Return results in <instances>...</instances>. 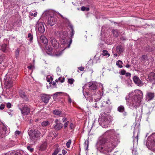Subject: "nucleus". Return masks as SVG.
<instances>
[{"mask_svg":"<svg viewBox=\"0 0 155 155\" xmlns=\"http://www.w3.org/2000/svg\"><path fill=\"white\" fill-rule=\"evenodd\" d=\"M27 148L31 152H33L34 150V149L33 148H32L30 146H28L27 147Z\"/></svg>","mask_w":155,"mask_h":155,"instance_id":"38","label":"nucleus"},{"mask_svg":"<svg viewBox=\"0 0 155 155\" xmlns=\"http://www.w3.org/2000/svg\"><path fill=\"white\" fill-rule=\"evenodd\" d=\"M122 63V62L121 61L118 60L116 62V65L118 66L119 67L121 68L123 67L121 65Z\"/></svg>","mask_w":155,"mask_h":155,"instance_id":"31","label":"nucleus"},{"mask_svg":"<svg viewBox=\"0 0 155 155\" xmlns=\"http://www.w3.org/2000/svg\"><path fill=\"white\" fill-rule=\"evenodd\" d=\"M49 124V122L47 121H45L41 123V125L42 127H46Z\"/></svg>","mask_w":155,"mask_h":155,"instance_id":"28","label":"nucleus"},{"mask_svg":"<svg viewBox=\"0 0 155 155\" xmlns=\"http://www.w3.org/2000/svg\"><path fill=\"white\" fill-rule=\"evenodd\" d=\"M28 38H30V39H29L30 41H32L33 39L32 35L31 33H29L28 35Z\"/></svg>","mask_w":155,"mask_h":155,"instance_id":"35","label":"nucleus"},{"mask_svg":"<svg viewBox=\"0 0 155 155\" xmlns=\"http://www.w3.org/2000/svg\"><path fill=\"white\" fill-rule=\"evenodd\" d=\"M62 120L63 122H64L67 120V118L65 117H64L62 119Z\"/></svg>","mask_w":155,"mask_h":155,"instance_id":"57","label":"nucleus"},{"mask_svg":"<svg viewBox=\"0 0 155 155\" xmlns=\"http://www.w3.org/2000/svg\"><path fill=\"white\" fill-rule=\"evenodd\" d=\"M19 51L18 49H17L15 51V56L16 58H18L19 56Z\"/></svg>","mask_w":155,"mask_h":155,"instance_id":"33","label":"nucleus"},{"mask_svg":"<svg viewBox=\"0 0 155 155\" xmlns=\"http://www.w3.org/2000/svg\"><path fill=\"white\" fill-rule=\"evenodd\" d=\"M9 145L10 147H12L15 145V143L13 141H11L9 143Z\"/></svg>","mask_w":155,"mask_h":155,"instance_id":"39","label":"nucleus"},{"mask_svg":"<svg viewBox=\"0 0 155 155\" xmlns=\"http://www.w3.org/2000/svg\"><path fill=\"white\" fill-rule=\"evenodd\" d=\"M60 80V78H58V79H56L55 80V81L56 82H58L59 80Z\"/></svg>","mask_w":155,"mask_h":155,"instance_id":"59","label":"nucleus"},{"mask_svg":"<svg viewBox=\"0 0 155 155\" xmlns=\"http://www.w3.org/2000/svg\"><path fill=\"white\" fill-rule=\"evenodd\" d=\"M7 45L6 44H3L2 45L1 49L2 51L5 52L6 49L7 48Z\"/></svg>","mask_w":155,"mask_h":155,"instance_id":"27","label":"nucleus"},{"mask_svg":"<svg viewBox=\"0 0 155 155\" xmlns=\"http://www.w3.org/2000/svg\"><path fill=\"white\" fill-rule=\"evenodd\" d=\"M53 113L54 114L60 117H63L65 115L64 113L62 112L61 111L57 109H55L53 110Z\"/></svg>","mask_w":155,"mask_h":155,"instance_id":"14","label":"nucleus"},{"mask_svg":"<svg viewBox=\"0 0 155 155\" xmlns=\"http://www.w3.org/2000/svg\"><path fill=\"white\" fill-rule=\"evenodd\" d=\"M140 60L141 61H148V58L147 55H143L140 58Z\"/></svg>","mask_w":155,"mask_h":155,"instance_id":"21","label":"nucleus"},{"mask_svg":"<svg viewBox=\"0 0 155 155\" xmlns=\"http://www.w3.org/2000/svg\"><path fill=\"white\" fill-rule=\"evenodd\" d=\"M57 20V18L55 17H50L48 18L47 24L51 26H52L56 23Z\"/></svg>","mask_w":155,"mask_h":155,"instance_id":"7","label":"nucleus"},{"mask_svg":"<svg viewBox=\"0 0 155 155\" xmlns=\"http://www.w3.org/2000/svg\"><path fill=\"white\" fill-rule=\"evenodd\" d=\"M152 150L153 152H155V148H153L152 149Z\"/></svg>","mask_w":155,"mask_h":155,"instance_id":"64","label":"nucleus"},{"mask_svg":"<svg viewBox=\"0 0 155 155\" xmlns=\"http://www.w3.org/2000/svg\"><path fill=\"white\" fill-rule=\"evenodd\" d=\"M69 127H70V128L71 129H72L74 128V125L72 123H71V124L70 125Z\"/></svg>","mask_w":155,"mask_h":155,"instance_id":"47","label":"nucleus"},{"mask_svg":"<svg viewBox=\"0 0 155 155\" xmlns=\"http://www.w3.org/2000/svg\"><path fill=\"white\" fill-rule=\"evenodd\" d=\"M31 16H34V17H36V15H37V12H35L34 14L33 13H31Z\"/></svg>","mask_w":155,"mask_h":155,"instance_id":"50","label":"nucleus"},{"mask_svg":"<svg viewBox=\"0 0 155 155\" xmlns=\"http://www.w3.org/2000/svg\"><path fill=\"white\" fill-rule=\"evenodd\" d=\"M46 48H47V49L48 51L50 52L52 51V48L51 47V46L50 47H47Z\"/></svg>","mask_w":155,"mask_h":155,"instance_id":"42","label":"nucleus"},{"mask_svg":"<svg viewBox=\"0 0 155 155\" xmlns=\"http://www.w3.org/2000/svg\"><path fill=\"white\" fill-rule=\"evenodd\" d=\"M136 85L138 86L141 87L143 85V83L139 78L136 76Z\"/></svg>","mask_w":155,"mask_h":155,"instance_id":"19","label":"nucleus"},{"mask_svg":"<svg viewBox=\"0 0 155 155\" xmlns=\"http://www.w3.org/2000/svg\"><path fill=\"white\" fill-rule=\"evenodd\" d=\"M103 56H108L109 57L110 56V54L108 53V51L106 50H103L102 51V53L101 54Z\"/></svg>","mask_w":155,"mask_h":155,"instance_id":"23","label":"nucleus"},{"mask_svg":"<svg viewBox=\"0 0 155 155\" xmlns=\"http://www.w3.org/2000/svg\"><path fill=\"white\" fill-rule=\"evenodd\" d=\"M155 97L154 93L151 92H148L146 96V98L148 101L152 100Z\"/></svg>","mask_w":155,"mask_h":155,"instance_id":"13","label":"nucleus"},{"mask_svg":"<svg viewBox=\"0 0 155 155\" xmlns=\"http://www.w3.org/2000/svg\"><path fill=\"white\" fill-rule=\"evenodd\" d=\"M5 105L2 103L0 106V110H3L5 108Z\"/></svg>","mask_w":155,"mask_h":155,"instance_id":"43","label":"nucleus"},{"mask_svg":"<svg viewBox=\"0 0 155 155\" xmlns=\"http://www.w3.org/2000/svg\"><path fill=\"white\" fill-rule=\"evenodd\" d=\"M133 80L134 82V83L136 84V76H134L133 78Z\"/></svg>","mask_w":155,"mask_h":155,"instance_id":"55","label":"nucleus"},{"mask_svg":"<svg viewBox=\"0 0 155 155\" xmlns=\"http://www.w3.org/2000/svg\"><path fill=\"white\" fill-rule=\"evenodd\" d=\"M62 93L61 92H57L54 95H53V96H57L58 95V94H60V93Z\"/></svg>","mask_w":155,"mask_h":155,"instance_id":"54","label":"nucleus"},{"mask_svg":"<svg viewBox=\"0 0 155 155\" xmlns=\"http://www.w3.org/2000/svg\"><path fill=\"white\" fill-rule=\"evenodd\" d=\"M52 85L53 86V88L57 87V86L55 82H52Z\"/></svg>","mask_w":155,"mask_h":155,"instance_id":"48","label":"nucleus"},{"mask_svg":"<svg viewBox=\"0 0 155 155\" xmlns=\"http://www.w3.org/2000/svg\"><path fill=\"white\" fill-rule=\"evenodd\" d=\"M83 94L85 98H86L87 97H87L86 96H88V93L86 92H84V88H83Z\"/></svg>","mask_w":155,"mask_h":155,"instance_id":"40","label":"nucleus"},{"mask_svg":"<svg viewBox=\"0 0 155 155\" xmlns=\"http://www.w3.org/2000/svg\"><path fill=\"white\" fill-rule=\"evenodd\" d=\"M60 151V149L59 148H57L54 151V153H52V155H56Z\"/></svg>","mask_w":155,"mask_h":155,"instance_id":"30","label":"nucleus"},{"mask_svg":"<svg viewBox=\"0 0 155 155\" xmlns=\"http://www.w3.org/2000/svg\"><path fill=\"white\" fill-rule=\"evenodd\" d=\"M20 109L22 114L24 115H28L30 112V109L27 105H25Z\"/></svg>","mask_w":155,"mask_h":155,"instance_id":"8","label":"nucleus"},{"mask_svg":"<svg viewBox=\"0 0 155 155\" xmlns=\"http://www.w3.org/2000/svg\"><path fill=\"white\" fill-rule=\"evenodd\" d=\"M28 132L30 139L32 141L36 140L41 136V133L36 130H28Z\"/></svg>","mask_w":155,"mask_h":155,"instance_id":"3","label":"nucleus"},{"mask_svg":"<svg viewBox=\"0 0 155 155\" xmlns=\"http://www.w3.org/2000/svg\"><path fill=\"white\" fill-rule=\"evenodd\" d=\"M50 79L52 81L53 80V78L51 76L50 77Z\"/></svg>","mask_w":155,"mask_h":155,"instance_id":"63","label":"nucleus"},{"mask_svg":"<svg viewBox=\"0 0 155 155\" xmlns=\"http://www.w3.org/2000/svg\"><path fill=\"white\" fill-rule=\"evenodd\" d=\"M51 97L49 95L44 94L41 97V99L42 101L45 103H47L48 102Z\"/></svg>","mask_w":155,"mask_h":155,"instance_id":"12","label":"nucleus"},{"mask_svg":"<svg viewBox=\"0 0 155 155\" xmlns=\"http://www.w3.org/2000/svg\"><path fill=\"white\" fill-rule=\"evenodd\" d=\"M20 131H18V130H16L15 132V134L16 135H19L20 134Z\"/></svg>","mask_w":155,"mask_h":155,"instance_id":"51","label":"nucleus"},{"mask_svg":"<svg viewBox=\"0 0 155 155\" xmlns=\"http://www.w3.org/2000/svg\"><path fill=\"white\" fill-rule=\"evenodd\" d=\"M125 74L126 75V76L127 77H128L131 75V74L129 73H126Z\"/></svg>","mask_w":155,"mask_h":155,"instance_id":"53","label":"nucleus"},{"mask_svg":"<svg viewBox=\"0 0 155 155\" xmlns=\"http://www.w3.org/2000/svg\"><path fill=\"white\" fill-rule=\"evenodd\" d=\"M81 10L82 11H84L85 10L88 11L89 10V8L85 7L84 6H82L81 8Z\"/></svg>","mask_w":155,"mask_h":155,"instance_id":"34","label":"nucleus"},{"mask_svg":"<svg viewBox=\"0 0 155 155\" xmlns=\"http://www.w3.org/2000/svg\"><path fill=\"white\" fill-rule=\"evenodd\" d=\"M70 27L71 30V38H72L73 37V36L74 34V31L73 28V26L72 25H70Z\"/></svg>","mask_w":155,"mask_h":155,"instance_id":"25","label":"nucleus"},{"mask_svg":"<svg viewBox=\"0 0 155 155\" xmlns=\"http://www.w3.org/2000/svg\"><path fill=\"white\" fill-rule=\"evenodd\" d=\"M51 42L53 47H56L57 45V42L55 39L52 38L51 39Z\"/></svg>","mask_w":155,"mask_h":155,"instance_id":"20","label":"nucleus"},{"mask_svg":"<svg viewBox=\"0 0 155 155\" xmlns=\"http://www.w3.org/2000/svg\"><path fill=\"white\" fill-rule=\"evenodd\" d=\"M105 134L109 136L107 141L105 138L100 140L99 143L101 145L97 148L98 150L104 153L111 152L117 146L118 142L117 136L113 130L108 131Z\"/></svg>","mask_w":155,"mask_h":155,"instance_id":"1","label":"nucleus"},{"mask_svg":"<svg viewBox=\"0 0 155 155\" xmlns=\"http://www.w3.org/2000/svg\"><path fill=\"white\" fill-rule=\"evenodd\" d=\"M57 35L60 38V41L61 44L65 45V48L70 47L72 39L71 38L70 40L68 41V40L66 38L68 36V32L65 31H57Z\"/></svg>","mask_w":155,"mask_h":155,"instance_id":"2","label":"nucleus"},{"mask_svg":"<svg viewBox=\"0 0 155 155\" xmlns=\"http://www.w3.org/2000/svg\"><path fill=\"white\" fill-rule=\"evenodd\" d=\"M69 122V121H68L64 124V129H65L66 127H67L68 126Z\"/></svg>","mask_w":155,"mask_h":155,"instance_id":"45","label":"nucleus"},{"mask_svg":"<svg viewBox=\"0 0 155 155\" xmlns=\"http://www.w3.org/2000/svg\"><path fill=\"white\" fill-rule=\"evenodd\" d=\"M10 155H21V154L19 152L14 151L11 153Z\"/></svg>","mask_w":155,"mask_h":155,"instance_id":"29","label":"nucleus"},{"mask_svg":"<svg viewBox=\"0 0 155 155\" xmlns=\"http://www.w3.org/2000/svg\"><path fill=\"white\" fill-rule=\"evenodd\" d=\"M126 71H125L124 70H121L120 72V74L121 75H124L125 74Z\"/></svg>","mask_w":155,"mask_h":155,"instance_id":"41","label":"nucleus"},{"mask_svg":"<svg viewBox=\"0 0 155 155\" xmlns=\"http://www.w3.org/2000/svg\"><path fill=\"white\" fill-rule=\"evenodd\" d=\"M78 69L81 71H83L84 70V67H78Z\"/></svg>","mask_w":155,"mask_h":155,"instance_id":"46","label":"nucleus"},{"mask_svg":"<svg viewBox=\"0 0 155 155\" xmlns=\"http://www.w3.org/2000/svg\"><path fill=\"white\" fill-rule=\"evenodd\" d=\"M143 94L142 92L139 90L136 89V98L139 102L142 101L143 97Z\"/></svg>","mask_w":155,"mask_h":155,"instance_id":"11","label":"nucleus"},{"mask_svg":"<svg viewBox=\"0 0 155 155\" xmlns=\"http://www.w3.org/2000/svg\"><path fill=\"white\" fill-rule=\"evenodd\" d=\"M74 81V79L72 78H69L68 79V83L71 84H73Z\"/></svg>","mask_w":155,"mask_h":155,"instance_id":"32","label":"nucleus"},{"mask_svg":"<svg viewBox=\"0 0 155 155\" xmlns=\"http://www.w3.org/2000/svg\"><path fill=\"white\" fill-rule=\"evenodd\" d=\"M40 39L41 42L44 44H47L48 43V40L44 36H41L40 37Z\"/></svg>","mask_w":155,"mask_h":155,"instance_id":"17","label":"nucleus"},{"mask_svg":"<svg viewBox=\"0 0 155 155\" xmlns=\"http://www.w3.org/2000/svg\"><path fill=\"white\" fill-rule=\"evenodd\" d=\"M149 78L150 80L153 81L155 78V74L153 72L150 73L149 75Z\"/></svg>","mask_w":155,"mask_h":155,"instance_id":"18","label":"nucleus"},{"mask_svg":"<svg viewBox=\"0 0 155 155\" xmlns=\"http://www.w3.org/2000/svg\"><path fill=\"white\" fill-rule=\"evenodd\" d=\"M117 110L119 112H123L124 111L125 109L123 106L120 105L118 107Z\"/></svg>","mask_w":155,"mask_h":155,"instance_id":"24","label":"nucleus"},{"mask_svg":"<svg viewBox=\"0 0 155 155\" xmlns=\"http://www.w3.org/2000/svg\"><path fill=\"white\" fill-rule=\"evenodd\" d=\"M64 78H63L62 80H61L60 79V80H59V81H60L61 83H63L64 81Z\"/></svg>","mask_w":155,"mask_h":155,"instance_id":"58","label":"nucleus"},{"mask_svg":"<svg viewBox=\"0 0 155 155\" xmlns=\"http://www.w3.org/2000/svg\"><path fill=\"white\" fill-rule=\"evenodd\" d=\"M106 103L107 104L109 105L111 103V101H110V100L108 99L107 101H106Z\"/></svg>","mask_w":155,"mask_h":155,"instance_id":"49","label":"nucleus"},{"mask_svg":"<svg viewBox=\"0 0 155 155\" xmlns=\"http://www.w3.org/2000/svg\"><path fill=\"white\" fill-rule=\"evenodd\" d=\"M110 117L109 116H105L101 115L99 119L104 124H108L111 121V119Z\"/></svg>","mask_w":155,"mask_h":155,"instance_id":"5","label":"nucleus"},{"mask_svg":"<svg viewBox=\"0 0 155 155\" xmlns=\"http://www.w3.org/2000/svg\"><path fill=\"white\" fill-rule=\"evenodd\" d=\"M32 65H31L28 66V68L30 69H32Z\"/></svg>","mask_w":155,"mask_h":155,"instance_id":"56","label":"nucleus"},{"mask_svg":"<svg viewBox=\"0 0 155 155\" xmlns=\"http://www.w3.org/2000/svg\"><path fill=\"white\" fill-rule=\"evenodd\" d=\"M113 55L114 57H117V53H113Z\"/></svg>","mask_w":155,"mask_h":155,"instance_id":"61","label":"nucleus"},{"mask_svg":"<svg viewBox=\"0 0 155 155\" xmlns=\"http://www.w3.org/2000/svg\"><path fill=\"white\" fill-rule=\"evenodd\" d=\"M71 140H69L68 142L66 143V146L68 148H69L70 147V145L71 143Z\"/></svg>","mask_w":155,"mask_h":155,"instance_id":"36","label":"nucleus"},{"mask_svg":"<svg viewBox=\"0 0 155 155\" xmlns=\"http://www.w3.org/2000/svg\"><path fill=\"white\" fill-rule=\"evenodd\" d=\"M90 89L91 90L94 91L97 88V86L94 84H93L92 85L89 86Z\"/></svg>","mask_w":155,"mask_h":155,"instance_id":"22","label":"nucleus"},{"mask_svg":"<svg viewBox=\"0 0 155 155\" xmlns=\"http://www.w3.org/2000/svg\"><path fill=\"white\" fill-rule=\"evenodd\" d=\"M112 32L114 35L116 37H117L119 35V32L118 30L117 29L114 30L112 31Z\"/></svg>","mask_w":155,"mask_h":155,"instance_id":"26","label":"nucleus"},{"mask_svg":"<svg viewBox=\"0 0 155 155\" xmlns=\"http://www.w3.org/2000/svg\"><path fill=\"white\" fill-rule=\"evenodd\" d=\"M68 101L70 103H71V99L70 98H69V99H68Z\"/></svg>","mask_w":155,"mask_h":155,"instance_id":"60","label":"nucleus"},{"mask_svg":"<svg viewBox=\"0 0 155 155\" xmlns=\"http://www.w3.org/2000/svg\"><path fill=\"white\" fill-rule=\"evenodd\" d=\"M62 152L63 154L64 155L66 153L67 151L64 150H63L62 151Z\"/></svg>","mask_w":155,"mask_h":155,"instance_id":"52","label":"nucleus"},{"mask_svg":"<svg viewBox=\"0 0 155 155\" xmlns=\"http://www.w3.org/2000/svg\"><path fill=\"white\" fill-rule=\"evenodd\" d=\"M136 97V92H132L129 94V95L127 96L126 98V100L127 101L128 100L129 98L130 97L131 100V103L132 104V106L134 107H135L136 106V101L135 98Z\"/></svg>","mask_w":155,"mask_h":155,"instance_id":"4","label":"nucleus"},{"mask_svg":"<svg viewBox=\"0 0 155 155\" xmlns=\"http://www.w3.org/2000/svg\"><path fill=\"white\" fill-rule=\"evenodd\" d=\"M124 47L121 45H118L116 48V51L118 54H121L124 50Z\"/></svg>","mask_w":155,"mask_h":155,"instance_id":"16","label":"nucleus"},{"mask_svg":"<svg viewBox=\"0 0 155 155\" xmlns=\"http://www.w3.org/2000/svg\"><path fill=\"white\" fill-rule=\"evenodd\" d=\"M152 143H153V145L155 146V140H154L153 142H152Z\"/></svg>","mask_w":155,"mask_h":155,"instance_id":"62","label":"nucleus"},{"mask_svg":"<svg viewBox=\"0 0 155 155\" xmlns=\"http://www.w3.org/2000/svg\"><path fill=\"white\" fill-rule=\"evenodd\" d=\"M84 144H85V145H86V146L85 148V149L86 150H87L88 147V145H89L88 141H85V142H84Z\"/></svg>","mask_w":155,"mask_h":155,"instance_id":"37","label":"nucleus"},{"mask_svg":"<svg viewBox=\"0 0 155 155\" xmlns=\"http://www.w3.org/2000/svg\"><path fill=\"white\" fill-rule=\"evenodd\" d=\"M58 119H55L54 120V123L56 124L53 128L55 130H60L63 127V124L60 122H58Z\"/></svg>","mask_w":155,"mask_h":155,"instance_id":"9","label":"nucleus"},{"mask_svg":"<svg viewBox=\"0 0 155 155\" xmlns=\"http://www.w3.org/2000/svg\"><path fill=\"white\" fill-rule=\"evenodd\" d=\"M11 104L9 102L8 103L6 104V107L8 108H11Z\"/></svg>","mask_w":155,"mask_h":155,"instance_id":"44","label":"nucleus"},{"mask_svg":"<svg viewBox=\"0 0 155 155\" xmlns=\"http://www.w3.org/2000/svg\"><path fill=\"white\" fill-rule=\"evenodd\" d=\"M19 93L21 97L24 99L25 101H28V96L25 93L21 91L19 92Z\"/></svg>","mask_w":155,"mask_h":155,"instance_id":"15","label":"nucleus"},{"mask_svg":"<svg viewBox=\"0 0 155 155\" xmlns=\"http://www.w3.org/2000/svg\"><path fill=\"white\" fill-rule=\"evenodd\" d=\"M36 28H38V31L40 33L44 32L45 29L43 22L38 21L36 24Z\"/></svg>","mask_w":155,"mask_h":155,"instance_id":"6","label":"nucleus"},{"mask_svg":"<svg viewBox=\"0 0 155 155\" xmlns=\"http://www.w3.org/2000/svg\"><path fill=\"white\" fill-rule=\"evenodd\" d=\"M7 128L6 126L3 124H1L0 126V133L2 135H5L6 134Z\"/></svg>","mask_w":155,"mask_h":155,"instance_id":"10","label":"nucleus"}]
</instances>
